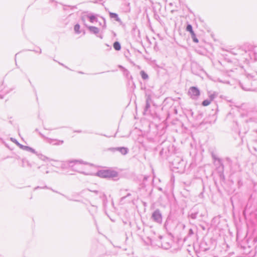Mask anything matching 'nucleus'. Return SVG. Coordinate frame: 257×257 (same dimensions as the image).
I'll list each match as a JSON object with an SVG mask.
<instances>
[{"instance_id":"5701e85b","label":"nucleus","mask_w":257,"mask_h":257,"mask_svg":"<svg viewBox=\"0 0 257 257\" xmlns=\"http://www.w3.org/2000/svg\"><path fill=\"white\" fill-rule=\"evenodd\" d=\"M191 38L192 39L193 42H194L195 43H198V40L196 38L195 34L193 35L192 36H191Z\"/></svg>"},{"instance_id":"ea45409f","label":"nucleus","mask_w":257,"mask_h":257,"mask_svg":"<svg viewBox=\"0 0 257 257\" xmlns=\"http://www.w3.org/2000/svg\"><path fill=\"white\" fill-rule=\"evenodd\" d=\"M79 73L82 74L83 73L82 72H79Z\"/></svg>"},{"instance_id":"4c0bfd02","label":"nucleus","mask_w":257,"mask_h":257,"mask_svg":"<svg viewBox=\"0 0 257 257\" xmlns=\"http://www.w3.org/2000/svg\"><path fill=\"white\" fill-rule=\"evenodd\" d=\"M59 64H60V65H61L64 66V65H63V64H61V63H59Z\"/></svg>"},{"instance_id":"aec40b11","label":"nucleus","mask_w":257,"mask_h":257,"mask_svg":"<svg viewBox=\"0 0 257 257\" xmlns=\"http://www.w3.org/2000/svg\"><path fill=\"white\" fill-rule=\"evenodd\" d=\"M210 103H211V101L209 99H207L204 100L202 102V104L203 106H207L209 104H210Z\"/></svg>"},{"instance_id":"b1692460","label":"nucleus","mask_w":257,"mask_h":257,"mask_svg":"<svg viewBox=\"0 0 257 257\" xmlns=\"http://www.w3.org/2000/svg\"><path fill=\"white\" fill-rule=\"evenodd\" d=\"M192 29H193V28H192V26H191V25L188 24L187 26V27H186V31L190 32V31H191Z\"/></svg>"},{"instance_id":"a878e982","label":"nucleus","mask_w":257,"mask_h":257,"mask_svg":"<svg viewBox=\"0 0 257 257\" xmlns=\"http://www.w3.org/2000/svg\"><path fill=\"white\" fill-rule=\"evenodd\" d=\"M194 234V232L192 229H190L188 232V235L191 236Z\"/></svg>"},{"instance_id":"7c9ffc66","label":"nucleus","mask_w":257,"mask_h":257,"mask_svg":"<svg viewBox=\"0 0 257 257\" xmlns=\"http://www.w3.org/2000/svg\"><path fill=\"white\" fill-rule=\"evenodd\" d=\"M105 45H106L107 47H108V49H109V50L111 49V46H109V45H108V44H105Z\"/></svg>"},{"instance_id":"f8f14e48","label":"nucleus","mask_w":257,"mask_h":257,"mask_svg":"<svg viewBox=\"0 0 257 257\" xmlns=\"http://www.w3.org/2000/svg\"><path fill=\"white\" fill-rule=\"evenodd\" d=\"M87 18L89 19V21L93 23L94 22H97V18L96 17V15L92 14H89L88 15H87Z\"/></svg>"},{"instance_id":"72a5a7b5","label":"nucleus","mask_w":257,"mask_h":257,"mask_svg":"<svg viewBox=\"0 0 257 257\" xmlns=\"http://www.w3.org/2000/svg\"><path fill=\"white\" fill-rule=\"evenodd\" d=\"M52 191H53V192H56V193H58L57 191H54V190H53L52 189H50Z\"/></svg>"},{"instance_id":"412c9836","label":"nucleus","mask_w":257,"mask_h":257,"mask_svg":"<svg viewBox=\"0 0 257 257\" xmlns=\"http://www.w3.org/2000/svg\"><path fill=\"white\" fill-rule=\"evenodd\" d=\"M80 29V25L79 24H76L74 26V31L77 34L80 33V32L79 31Z\"/></svg>"},{"instance_id":"a211bd4d","label":"nucleus","mask_w":257,"mask_h":257,"mask_svg":"<svg viewBox=\"0 0 257 257\" xmlns=\"http://www.w3.org/2000/svg\"><path fill=\"white\" fill-rule=\"evenodd\" d=\"M217 94L215 92H213V93L209 94V99L211 101H212L216 96Z\"/></svg>"},{"instance_id":"6e6552de","label":"nucleus","mask_w":257,"mask_h":257,"mask_svg":"<svg viewBox=\"0 0 257 257\" xmlns=\"http://www.w3.org/2000/svg\"><path fill=\"white\" fill-rule=\"evenodd\" d=\"M11 140L13 142H14L18 146H19L21 149L27 151L31 152V153L34 154L36 153V152L34 149L30 147L24 146L23 145L20 144L16 139L11 138Z\"/></svg>"},{"instance_id":"ddd939ff","label":"nucleus","mask_w":257,"mask_h":257,"mask_svg":"<svg viewBox=\"0 0 257 257\" xmlns=\"http://www.w3.org/2000/svg\"><path fill=\"white\" fill-rule=\"evenodd\" d=\"M109 16L111 18H114L117 22H120V19L118 18L117 14L113 13H109Z\"/></svg>"},{"instance_id":"9b49d317","label":"nucleus","mask_w":257,"mask_h":257,"mask_svg":"<svg viewBox=\"0 0 257 257\" xmlns=\"http://www.w3.org/2000/svg\"><path fill=\"white\" fill-rule=\"evenodd\" d=\"M150 96H147V97L146 98V106L144 109V113H146L148 111L150 107Z\"/></svg>"},{"instance_id":"9d476101","label":"nucleus","mask_w":257,"mask_h":257,"mask_svg":"<svg viewBox=\"0 0 257 257\" xmlns=\"http://www.w3.org/2000/svg\"><path fill=\"white\" fill-rule=\"evenodd\" d=\"M85 25L87 27L88 29L89 30L90 33L94 34L95 35H97L99 33V30L98 28L94 26H87L85 24Z\"/></svg>"},{"instance_id":"f3484780","label":"nucleus","mask_w":257,"mask_h":257,"mask_svg":"<svg viewBox=\"0 0 257 257\" xmlns=\"http://www.w3.org/2000/svg\"><path fill=\"white\" fill-rule=\"evenodd\" d=\"M22 166L23 167H25L26 166H28V167H31V165L30 164V163L26 159H22Z\"/></svg>"},{"instance_id":"20e7f679","label":"nucleus","mask_w":257,"mask_h":257,"mask_svg":"<svg viewBox=\"0 0 257 257\" xmlns=\"http://www.w3.org/2000/svg\"><path fill=\"white\" fill-rule=\"evenodd\" d=\"M186 165L185 162L181 158L177 157L172 162V165L174 168L183 171Z\"/></svg>"},{"instance_id":"a19ab883","label":"nucleus","mask_w":257,"mask_h":257,"mask_svg":"<svg viewBox=\"0 0 257 257\" xmlns=\"http://www.w3.org/2000/svg\"><path fill=\"white\" fill-rule=\"evenodd\" d=\"M167 222H166L165 223V225H166Z\"/></svg>"},{"instance_id":"4be33fe9","label":"nucleus","mask_w":257,"mask_h":257,"mask_svg":"<svg viewBox=\"0 0 257 257\" xmlns=\"http://www.w3.org/2000/svg\"><path fill=\"white\" fill-rule=\"evenodd\" d=\"M99 197L102 199L103 202H105L106 200V197L105 195L103 193H99Z\"/></svg>"},{"instance_id":"f704fd0d","label":"nucleus","mask_w":257,"mask_h":257,"mask_svg":"<svg viewBox=\"0 0 257 257\" xmlns=\"http://www.w3.org/2000/svg\"><path fill=\"white\" fill-rule=\"evenodd\" d=\"M226 160H227L228 161H230V159L229 158H226Z\"/></svg>"},{"instance_id":"1a4fd4ad","label":"nucleus","mask_w":257,"mask_h":257,"mask_svg":"<svg viewBox=\"0 0 257 257\" xmlns=\"http://www.w3.org/2000/svg\"><path fill=\"white\" fill-rule=\"evenodd\" d=\"M108 150L112 152L118 151L122 155H125L126 154H127L129 151L127 148L124 147L110 148L108 149Z\"/></svg>"},{"instance_id":"79ce46f5","label":"nucleus","mask_w":257,"mask_h":257,"mask_svg":"<svg viewBox=\"0 0 257 257\" xmlns=\"http://www.w3.org/2000/svg\"><path fill=\"white\" fill-rule=\"evenodd\" d=\"M255 57H256V58L257 59V56H255Z\"/></svg>"},{"instance_id":"e433bc0d","label":"nucleus","mask_w":257,"mask_h":257,"mask_svg":"<svg viewBox=\"0 0 257 257\" xmlns=\"http://www.w3.org/2000/svg\"><path fill=\"white\" fill-rule=\"evenodd\" d=\"M76 132H78V133H80L81 132L80 131H76Z\"/></svg>"},{"instance_id":"bb28decb","label":"nucleus","mask_w":257,"mask_h":257,"mask_svg":"<svg viewBox=\"0 0 257 257\" xmlns=\"http://www.w3.org/2000/svg\"><path fill=\"white\" fill-rule=\"evenodd\" d=\"M38 188H42V189L47 188V189H48V188L46 186H44V187H40L38 186V187H35V188H34V190H36V189H38Z\"/></svg>"},{"instance_id":"393cba45","label":"nucleus","mask_w":257,"mask_h":257,"mask_svg":"<svg viewBox=\"0 0 257 257\" xmlns=\"http://www.w3.org/2000/svg\"><path fill=\"white\" fill-rule=\"evenodd\" d=\"M241 87L243 90L246 91H249L251 90V88L246 87H243L242 85H241Z\"/></svg>"},{"instance_id":"6ab92c4d","label":"nucleus","mask_w":257,"mask_h":257,"mask_svg":"<svg viewBox=\"0 0 257 257\" xmlns=\"http://www.w3.org/2000/svg\"><path fill=\"white\" fill-rule=\"evenodd\" d=\"M198 214L197 212H192L189 215V216L192 219H195Z\"/></svg>"},{"instance_id":"2f4dec72","label":"nucleus","mask_w":257,"mask_h":257,"mask_svg":"<svg viewBox=\"0 0 257 257\" xmlns=\"http://www.w3.org/2000/svg\"><path fill=\"white\" fill-rule=\"evenodd\" d=\"M93 192L95 193L96 194H98V191H96V190L93 191Z\"/></svg>"},{"instance_id":"c756f323","label":"nucleus","mask_w":257,"mask_h":257,"mask_svg":"<svg viewBox=\"0 0 257 257\" xmlns=\"http://www.w3.org/2000/svg\"><path fill=\"white\" fill-rule=\"evenodd\" d=\"M35 51L36 52H37H37H38V53H39V54H41V49H39V51H38V50H35Z\"/></svg>"},{"instance_id":"58836bf2","label":"nucleus","mask_w":257,"mask_h":257,"mask_svg":"<svg viewBox=\"0 0 257 257\" xmlns=\"http://www.w3.org/2000/svg\"><path fill=\"white\" fill-rule=\"evenodd\" d=\"M82 20L84 22V20L83 18H82Z\"/></svg>"},{"instance_id":"dca6fc26","label":"nucleus","mask_w":257,"mask_h":257,"mask_svg":"<svg viewBox=\"0 0 257 257\" xmlns=\"http://www.w3.org/2000/svg\"><path fill=\"white\" fill-rule=\"evenodd\" d=\"M140 74L143 79L147 80L149 78L148 75L143 70L140 72Z\"/></svg>"},{"instance_id":"c85d7f7f","label":"nucleus","mask_w":257,"mask_h":257,"mask_svg":"<svg viewBox=\"0 0 257 257\" xmlns=\"http://www.w3.org/2000/svg\"><path fill=\"white\" fill-rule=\"evenodd\" d=\"M189 32H190V34H191V36H192L193 35L195 34V33L194 32V31H193V29L192 30V31H190Z\"/></svg>"},{"instance_id":"2eb2a0df","label":"nucleus","mask_w":257,"mask_h":257,"mask_svg":"<svg viewBox=\"0 0 257 257\" xmlns=\"http://www.w3.org/2000/svg\"><path fill=\"white\" fill-rule=\"evenodd\" d=\"M114 49L116 51H119L121 49V46L118 42H115L113 45Z\"/></svg>"},{"instance_id":"39448f33","label":"nucleus","mask_w":257,"mask_h":257,"mask_svg":"<svg viewBox=\"0 0 257 257\" xmlns=\"http://www.w3.org/2000/svg\"><path fill=\"white\" fill-rule=\"evenodd\" d=\"M188 94L190 98L196 100L200 95V91L197 87L192 86L189 88Z\"/></svg>"},{"instance_id":"f03ea898","label":"nucleus","mask_w":257,"mask_h":257,"mask_svg":"<svg viewBox=\"0 0 257 257\" xmlns=\"http://www.w3.org/2000/svg\"><path fill=\"white\" fill-rule=\"evenodd\" d=\"M96 175L101 178H110L116 177L117 173L115 171L109 170H103L98 171Z\"/></svg>"},{"instance_id":"c9c22d12","label":"nucleus","mask_w":257,"mask_h":257,"mask_svg":"<svg viewBox=\"0 0 257 257\" xmlns=\"http://www.w3.org/2000/svg\"><path fill=\"white\" fill-rule=\"evenodd\" d=\"M98 37H99L100 38L102 39V36H99Z\"/></svg>"},{"instance_id":"0eeeda50","label":"nucleus","mask_w":257,"mask_h":257,"mask_svg":"<svg viewBox=\"0 0 257 257\" xmlns=\"http://www.w3.org/2000/svg\"><path fill=\"white\" fill-rule=\"evenodd\" d=\"M40 135L42 138H43L45 140L47 143H49L50 144H52L53 145H59L60 144H63L64 143L63 141L58 140L56 139H52L46 137L41 133H40Z\"/></svg>"},{"instance_id":"473e14b6","label":"nucleus","mask_w":257,"mask_h":257,"mask_svg":"<svg viewBox=\"0 0 257 257\" xmlns=\"http://www.w3.org/2000/svg\"><path fill=\"white\" fill-rule=\"evenodd\" d=\"M103 21H104V22H103L104 25H103V26L105 27V20L104 19H103Z\"/></svg>"},{"instance_id":"cd10ccee","label":"nucleus","mask_w":257,"mask_h":257,"mask_svg":"<svg viewBox=\"0 0 257 257\" xmlns=\"http://www.w3.org/2000/svg\"><path fill=\"white\" fill-rule=\"evenodd\" d=\"M130 195H131V194H130V193H128V194H127V195H126V196L121 197V201H122V200H123V199H124L126 197L129 196H130Z\"/></svg>"},{"instance_id":"7ed1b4c3","label":"nucleus","mask_w":257,"mask_h":257,"mask_svg":"<svg viewBox=\"0 0 257 257\" xmlns=\"http://www.w3.org/2000/svg\"><path fill=\"white\" fill-rule=\"evenodd\" d=\"M211 156L213 160V164L216 167V170L218 171L219 173H223L224 167L223 164L222 159L217 157L216 155L213 153L212 154Z\"/></svg>"},{"instance_id":"4468645a","label":"nucleus","mask_w":257,"mask_h":257,"mask_svg":"<svg viewBox=\"0 0 257 257\" xmlns=\"http://www.w3.org/2000/svg\"><path fill=\"white\" fill-rule=\"evenodd\" d=\"M36 154H37V155L38 156V158L43 160V161H51L52 160L50 159L49 158H48V157L42 155V154H37V153H36Z\"/></svg>"},{"instance_id":"423d86ee","label":"nucleus","mask_w":257,"mask_h":257,"mask_svg":"<svg viewBox=\"0 0 257 257\" xmlns=\"http://www.w3.org/2000/svg\"><path fill=\"white\" fill-rule=\"evenodd\" d=\"M152 219L157 223L161 224L162 222V215L159 209L154 211L151 216Z\"/></svg>"},{"instance_id":"f257e3e1","label":"nucleus","mask_w":257,"mask_h":257,"mask_svg":"<svg viewBox=\"0 0 257 257\" xmlns=\"http://www.w3.org/2000/svg\"><path fill=\"white\" fill-rule=\"evenodd\" d=\"M66 163L72 170L84 175L89 174L85 171V165L88 164L87 162L82 160H74L68 161Z\"/></svg>"}]
</instances>
